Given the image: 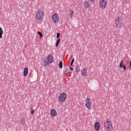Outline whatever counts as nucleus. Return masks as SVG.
<instances>
[{"label":"nucleus","instance_id":"obj_25","mask_svg":"<svg viewBox=\"0 0 131 131\" xmlns=\"http://www.w3.org/2000/svg\"><path fill=\"white\" fill-rule=\"evenodd\" d=\"M34 112H35V111H34V110H32L31 111V114L33 115V114H34Z\"/></svg>","mask_w":131,"mask_h":131},{"label":"nucleus","instance_id":"obj_18","mask_svg":"<svg viewBox=\"0 0 131 131\" xmlns=\"http://www.w3.org/2000/svg\"><path fill=\"white\" fill-rule=\"evenodd\" d=\"M58 66L60 69H62V68H63V62H62V61L59 62Z\"/></svg>","mask_w":131,"mask_h":131},{"label":"nucleus","instance_id":"obj_29","mask_svg":"<svg viewBox=\"0 0 131 131\" xmlns=\"http://www.w3.org/2000/svg\"><path fill=\"white\" fill-rule=\"evenodd\" d=\"M89 1H90L91 2H95V0H89Z\"/></svg>","mask_w":131,"mask_h":131},{"label":"nucleus","instance_id":"obj_10","mask_svg":"<svg viewBox=\"0 0 131 131\" xmlns=\"http://www.w3.org/2000/svg\"><path fill=\"white\" fill-rule=\"evenodd\" d=\"M51 116H53V117H55V116H57V112L56 111V110L53 108L51 110Z\"/></svg>","mask_w":131,"mask_h":131},{"label":"nucleus","instance_id":"obj_17","mask_svg":"<svg viewBox=\"0 0 131 131\" xmlns=\"http://www.w3.org/2000/svg\"><path fill=\"white\" fill-rule=\"evenodd\" d=\"M26 122V121H25V118H22L20 120V123L22 124V125H24Z\"/></svg>","mask_w":131,"mask_h":131},{"label":"nucleus","instance_id":"obj_23","mask_svg":"<svg viewBox=\"0 0 131 131\" xmlns=\"http://www.w3.org/2000/svg\"><path fill=\"white\" fill-rule=\"evenodd\" d=\"M60 35H61L60 33H57L56 35V38H59L60 37Z\"/></svg>","mask_w":131,"mask_h":131},{"label":"nucleus","instance_id":"obj_20","mask_svg":"<svg viewBox=\"0 0 131 131\" xmlns=\"http://www.w3.org/2000/svg\"><path fill=\"white\" fill-rule=\"evenodd\" d=\"M61 40V39L58 38V40L56 41V47H58V46H59V43L60 42Z\"/></svg>","mask_w":131,"mask_h":131},{"label":"nucleus","instance_id":"obj_9","mask_svg":"<svg viewBox=\"0 0 131 131\" xmlns=\"http://www.w3.org/2000/svg\"><path fill=\"white\" fill-rule=\"evenodd\" d=\"M100 122H96L94 124V127L96 131L100 130Z\"/></svg>","mask_w":131,"mask_h":131},{"label":"nucleus","instance_id":"obj_28","mask_svg":"<svg viewBox=\"0 0 131 131\" xmlns=\"http://www.w3.org/2000/svg\"><path fill=\"white\" fill-rule=\"evenodd\" d=\"M27 44L25 43V48H27Z\"/></svg>","mask_w":131,"mask_h":131},{"label":"nucleus","instance_id":"obj_4","mask_svg":"<svg viewBox=\"0 0 131 131\" xmlns=\"http://www.w3.org/2000/svg\"><path fill=\"white\" fill-rule=\"evenodd\" d=\"M115 25L116 28H121V25H122V20L119 17H117L115 20Z\"/></svg>","mask_w":131,"mask_h":131},{"label":"nucleus","instance_id":"obj_2","mask_svg":"<svg viewBox=\"0 0 131 131\" xmlns=\"http://www.w3.org/2000/svg\"><path fill=\"white\" fill-rule=\"evenodd\" d=\"M104 128L106 131H110L112 129V123L109 121H106L104 122Z\"/></svg>","mask_w":131,"mask_h":131},{"label":"nucleus","instance_id":"obj_12","mask_svg":"<svg viewBox=\"0 0 131 131\" xmlns=\"http://www.w3.org/2000/svg\"><path fill=\"white\" fill-rule=\"evenodd\" d=\"M81 75H83V76H86V74H88V71L85 69H83L81 71Z\"/></svg>","mask_w":131,"mask_h":131},{"label":"nucleus","instance_id":"obj_7","mask_svg":"<svg viewBox=\"0 0 131 131\" xmlns=\"http://www.w3.org/2000/svg\"><path fill=\"white\" fill-rule=\"evenodd\" d=\"M85 102L86 107H87L88 109H90V108L92 107V102L91 101V98L87 97Z\"/></svg>","mask_w":131,"mask_h":131},{"label":"nucleus","instance_id":"obj_14","mask_svg":"<svg viewBox=\"0 0 131 131\" xmlns=\"http://www.w3.org/2000/svg\"><path fill=\"white\" fill-rule=\"evenodd\" d=\"M27 74H28V68H25L24 71V76H27Z\"/></svg>","mask_w":131,"mask_h":131},{"label":"nucleus","instance_id":"obj_5","mask_svg":"<svg viewBox=\"0 0 131 131\" xmlns=\"http://www.w3.org/2000/svg\"><path fill=\"white\" fill-rule=\"evenodd\" d=\"M67 98V95L66 94V93H61L59 96L58 101H59V102H65Z\"/></svg>","mask_w":131,"mask_h":131},{"label":"nucleus","instance_id":"obj_16","mask_svg":"<svg viewBox=\"0 0 131 131\" xmlns=\"http://www.w3.org/2000/svg\"><path fill=\"white\" fill-rule=\"evenodd\" d=\"M4 33V30H3V28L0 27V38H3V34Z\"/></svg>","mask_w":131,"mask_h":131},{"label":"nucleus","instance_id":"obj_15","mask_svg":"<svg viewBox=\"0 0 131 131\" xmlns=\"http://www.w3.org/2000/svg\"><path fill=\"white\" fill-rule=\"evenodd\" d=\"M76 72L78 73L80 71V68L79 67V65L76 66Z\"/></svg>","mask_w":131,"mask_h":131},{"label":"nucleus","instance_id":"obj_6","mask_svg":"<svg viewBox=\"0 0 131 131\" xmlns=\"http://www.w3.org/2000/svg\"><path fill=\"white\" fill-rule=\"evenodd\" d=\"M99 7L102 10L105 9L106 7H107V1L106 0H101L99 2Z\"/></svg>","mask_w":131,"mask_h":131},{"label":"nucleus","instance_id":"obj_1","mask_svg":"<svg viewBox=\"0 0 131 131\" xmlns=\"http://www.w3.org/2000/svg\"><path fill=\"white\" fill-rule=\"evenodd\" d=\"M54 62V57L52 55H49L46 57L43 60L44 66L45 67H49L50 63H53Z\"/></svg>","mask_w":131,"mask_h":131},{"label":"nucleus","instance_id":"obj_27","mask_svg":"<svg viewBox=\"0 0 131 131\" xmlns=\"http://www.w3.org/2000/svg\"><path fill=\"white\" fill-rule=\"evenodd\" d=\"M129 70H131V61L129 62Z\"/></svg>","mask_w":131,"mask_h":131},{"label":"nucleus","instance_id":"obj_19","mask_svg":"<svg viewBox=\"0 0 131 131\" xmlns=\"http://www.w3.org/2000/svg\"><path fill=\"white\" fill-rule=\"evenodd\" d=\"M73 10H70L69 15L70 16V18H72V16H73Z\"/></svg>","mask_w":131,"mask_h":131},{"label":"nucleus","instance_id":"obj_24","mask_svg":"<svg viewBox=\"0 0 131 131\" xmlns=\"http://www.w3.org/2000/svg\"><path fill=\"white\" fill-rule=\"evenodd\" d=\"M38 34L39 35V36H40V37H42V33H41V32L38 31Z\"/></svg>","mask_w":131,"mask_h":131},{"label":"nucleus","instance_id":"obj_11","mask_svg":"<svg viewBox=\"0 0 131 131\" xmlns=\"http://www.w3.org/2000/svg\"><path fill=\"white\" fill-rule=\"evenodd\" d=\"M124 70H126V67H125V64L123 65V60H121L120 63V68H122Z\"/></svg>","mask_w":131,"mask_h":131},{"label":"nucleus","instance_id":"obj_13","mask_svg":"<svg viewBox=\"0 0 131 131\" xmlns=\"http://www.w3.org/2000/svg\"><path fill=\"white\" fill-rule=\"evenodd\" d=\"M84 7L86 9H89L91 7V5L87 1L84 2Z\"/></svg>","mask_w":131,"mask_h":131},{"label":"nucleus","instance_id":"obj_22","mask_svg":"<svg viewBox=\"0 0 131 131\" xmlns=\"http://www.w3.org/2000/svg\"><path fill=\"white\" fill-rule=\"evenodd\" d=\"M73 63H74V58H73V59L72 60L70 66H72V65H73Z\"/></svg>","mask_w":131,"mask_h":131},{"label":"nucleus","instance_id":"obj_8","mask_svg":"<svg viewBox=\"0 0 131 131\" xmlns=\"http://www.w3.org/2000/svg\"><path fill=\"white\" fill-rule=\"evenodd\" d=\"M52 21L54 22V23H58L59 22V16L58 14L54 13L52 16Z\"/></svg>","mask_w":131,"mask_h":131},{"label":"nucleus","instance_id":"obj_3","mask_svg":"<svg viewBox=\"0 0 131 131\" xmlns=\"http://www.w3.org/2000/svg\"><path fill=\"white\" fill-rule=\"evenodd\" d=\"M45 15V12L43 10H38L36 14V18L38 20H42L43 19V16Z\"/></svg>","mask_w":131,"mask_h":131},{"label":"nucleus","instance_id":"obj_26","mask_svg":"<svg viewBox=\"0 0 131 131\" xmlns=\"http://www.w3.org/2000/svg\"><path fill=\"white\" fill-rule=\"evenodd\" d=\"M72 66H70V70L71 71H73V68L71 67Z\"/></svg>","mask_w":131,"mask_h":131},{"label":"nucleus","instance_id":"obj_21","mask_svg":"<svg viewBox=\"0 0 131 131\" xmlns=\"http://www.w3.org/2000/svg\"><path fill=\"white\" fill-rule=\"evenodd\" d=\"M63 75L64 76H66L67 75V69H64V71H63Z\"/></svg>","mask_w":131,"mask_h":131}]
</instances>
